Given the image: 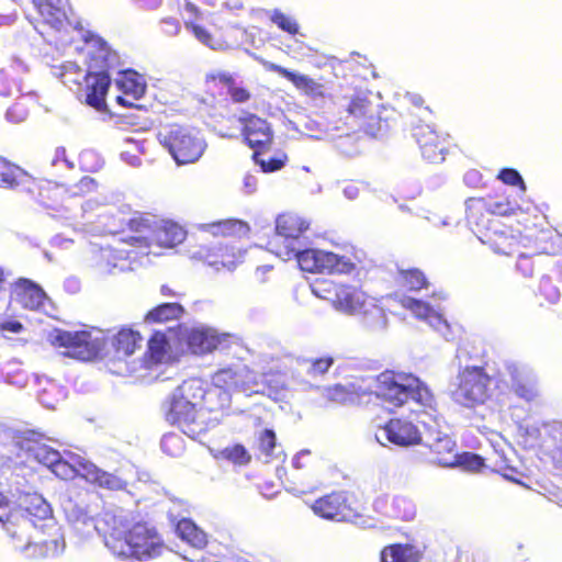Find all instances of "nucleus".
Returning a JSON list of instances; mask_svg holds the SVG:
<instances>
[{
    "instance_id": "nucleus-1",
    "label": "nucleus",
    "mask_w": 562,
    "mask_h": 562,
    "mask_svg": "<svg viewBox=\"0 0 562 562\" xmlns=\"http://www.w3.org/2000/svg\"><path fill=\"white\" fill-rule=\"evenodd\" d=\"M97 528L103 532L105 546L120 558L150 559L164 550L162 540L154 528L136 524L127 529L121 514L104 513Z\"/></svg>"
},
{
    "instance_id": "nucleus-2",
    "label": "nucleus",
    "mask_w": 562,
    "mask_h": 562,
    "mask_svg": "<svg viewBox=\"0 0 562 562\" xmlns=\"http://www.w3.org/2000/svg\"><path fill=\"white\" fill-rule=\"evenodd\" d=\"M375 394L394 406H402L408 398L426 407L434 404V396L428 387L418 378L403 373H381L378 376Z\"/></svg>"
},
{
    "instance_id": "nucleus-3",
    "label": "nucleus",
    "mask_w": 562,
    "mask_h": 562,
    "mask_svg": "<svg viewBox=\"0 0 562 562\" xmlns=\"http://www.w3.org/2000/svg\"><path fill=\"white\" fill-rule=\"evenodd\" d=\"M49 468L53 469L56 475L63 479H71L79 475L87 482L101 488L120 491L126 486L125 481L115 473L103 471L89 460L77 454H71L68 461H63L58 454V461L49 465Z\"/></svg>"
},
{
    "instance_id": "nucleus-4",
    "label": "nucleus",
    "mask_w": 562,
    "mask_h": 562,
    "mask_svg": "<svg viewBox=\"0 0 562 562\" xmlns=\"http://www.w3.org/2000/svg\"><path fill=\"white\" fill-rule=\"evenodd\" d=\"M48 341L66 349L65 355L78 360H91L102 350L104 342L100 331H66L54 329L48 334Z\"/></svg>"
},
{
    "instance_id": "nucleus-5",
    "label": "nucleus",
    "mask_w": 562,
    "mask_h": 562,
    "mask_svg": "<svg viewBox=\"0 0 562 562\" xmlns=\"http://www.w3.org/2000/svg\"><path fill=\"white\" fill-rule=\"evenodd\" d=\"M490 383L488 375L481 368H467L452 383L451 396L467 407L483 404L490 396Z\"/></svg>"
},
{
    "instance_id": "nucleus-6",
    "label": "nucleus",
    "mask_w": 562,
    "mask_h": 562,
    "mask_svg": "<svg viewBox=\"0 0 562 562\" xmlns=\"http://www.w3.org/2000/svg\"><path fill=\"white\" fill-rule=\"evenodd\" d=\"M204 93L212 102L232 101L246 103L251 98L250 89L227 71H211L204 78Z\"/></svg>"
},
{
    "instance_id": "nucleus-7",
    "label": "nucleus",
    "mask_w": 562,
    "mask_h": 562,
    "mask_svg": "<svg viewBox=\"0 0 562 562\" xmlns=\"http://www.w3.org/2000/svg\"><path fill=\"white\" fill-rule=\"evenodd\" d=\"M292 254L296 257L300 268L307 272L348 273L355 267L351 260L344 256L317 249L294 252L291 248L285 251L283 259H290Z\"/></svg>"
},
{
    "instance_id": "nucleus-8",
    "label": "nucleus",
    "mask_w": 562,
    "mask_h": 562,
    "mask_svg": "<svg viewBox=\"0 0 562 562\" xmlns=\"http://www.w3.org/2000/svg\"><path fill=\"white\" fill-rule=\"evenodd\" d=\"M81 54L87 66V72L110 74L120 65L119 54L101 36L88 34L85 38Z\"/></svg>"
},
{
    "instance_id": "nucleus-9",
    "label": "nucleus",
    "mask_w": 562,
    "mask_h": 562,
    "mask_svg": "<svg viewBox=\"0 0 562 562\" xmlns=\"http://www.w3.org/2000/svg\"><path fill=\"white\" fill-rule=\"evenodd\" d=\"M170 154L178 164H191L199 160L205 149L203 139L181 127L170 131L165 140Z\"/></svg>"
},
{
    "instance_id": "nucleus-10",
    "label": "nucleus",
    "mask_w": 562,
    "mask_h": 562,
    "mask_svg": "<svg viewBox=\"0 0 562 562\" xmlns=\"http://www.w3.org/2000/svg\"><path fill=\"white\" fill-rule=\"evenodd\" d=\"M335 308L348 315L375 314L382 315V311L370 300L364 292L351 285L335 286L333 297Z\"/></svg>"
},
{
    "instance_id": "nucleus-11",
    "label": "nucleus",
    "mask_w": 562,
    "mask_h": 562,
    "mask_svg": "<svg viewBox=\"0 0 562 562\" xmlns=\"http://www.w3.org/2000/svg\"><path fill=\"white\" fill-rule=\"evenodd\" d=\"M195 406V403L172 397L167 412V420L178 425L190 438H195L205 429L203 422H199L196 418Z\"/></svg>"
},
{
    "instance_id": "nucleus-12",
    "label": "nucleus",
    "mask_w": 562,
    "mask_h": 562,
    "mask_svg": "<svg viewBox=\"0 0 562 562\" xmlns=\"http://www.w3.org/2000/svg\"><path fill=\"white\" fill-rule=\"evenodd\" d=\"M180 330L181 338L187 340L191 351L196 355L213 351L225 344L231 337L228 334H218L215 329L203 326L191 329L183 327Z\"/></svg>"
},
{
    "instance_id": "nucleus-13",
    "label": "nucleus",
    "mask_w": 562,
    "mask_h": 562,
    "mask_svg": "<svg viewBox=\"0 0 562 562\" xmlns=\"http://www.w3.org/2000/svg\"><path fill=\"white\" fill-rule=\"evenodd\" d=\"M232 128L241 127L249 146L265 147L270 144L272 133L268 123L255 115L240 114L237 117L229 119Z\"/></svg>"
},
{
    "instance_id": "nucleus-14",
    "label": "nucleus",
    "mask_w": 562,
    "mask_h": 562,
    "mask_svg": "<svg viewBox=\"0 0 562 562\" xmlns=\"http://www.w3.org/2000/svg\"><path fill=\"white\" fill-rule=\"evenodd\" d=\"M375 437L380 442H382V439H386L401 447L417 445L422 440L418 428L413 423L404 419H391Z\"/></svg>"
},
{
    "instance_id": "nucleus-15",
    "label": "nucleus",
    "mask_w": 562,
    "mask_h": 562,
    "mask_svg": "<svg viewBox=\"0 0 562 562\" xmlns=\"http://www.w3.org/2000/svg\"><path fill=\"white\" fill-rule=\"evenodd\" d=\"M11 297L22 307L33 311L44 308L48 301L46 293L40 285L23 278L13 284Z\"/></svg>"
},
{
    "instance_id": "nucleus-16",
    "label": "nucleus",
    "mask_w": 562,
    "mask_h": 562,
    "mask_svg": "<svg viewBox=\"0 0 562 562\" xmlns=\"http://www.w3.org/2000/svg\"><path fill=\"white\" fill-rule=\"evenodd\" d=\"M266 68L273 71L281 77L289 80L297 90L311 98H324L326 95V87L324 83L316 81L315 79L302 75L292 70H289L280 65L269 63L266 64Z\"/></svg>"
},
{
    "instance_id": "nucleus-17",
    "label": "nucleus",
    "mask_w": 562,
    "mask_h": 562,
    "mask_svg": "<svg viewBox=\"0 0 562 562\" xmlns=\"http://www.w3.org/2000/svg\"><path fill=\"white\" fill-rule=\"evenodd\" d=\"M427 445L436 454L435 461L442 467H454L459 463V457L456 453V443L447 435L440 431L431 434Z\"/></svg>"
},
{
    "instance_id": "nucleus-18",
    "label": "nucleus",
    "mask_w": 562,
    "mask_h": 562,
    "mask_svg": "<svg viewBox=\"0 0 562 562\" xmlns=\"http://www.w3.org/2000/svg\"><path fill=\"white\" fill-rule=\"evenodd\" d=\"M86 79L87 105H106L105 98L111 87L110 74L87 72Z\"/></svg>"
},
{
    "instance_id": "nucleus-19",
    "label": "nucleus",
    "mask_w": 562,
    "mask_h": 562,
    "mask_svg": "<svg viewBox=\"0 0 562 562\" xmlns=\"http://www.w3.org/2000/svg\"><path fill=\"white\" fill-rule=\"evenodd\" d=\"M20 447L44 465L49 467L58 461L59 452L43 443L41 436L35 432L20 441Z\"/></svg>"
},
{
    "instance_id": "nucleus-20",
    "label": "nucleus",
    "mask_w": 562,
    "mask_h": 562,
    "mask_svg": "<svg viewBox=\"0 0 562 562\" xmlns=\"http://www.w3.org/2000/svg\"><path fill=\"white\" fill-rule=\"evenodd\" d=\"M347 506L341 494L334 493L317 499L313 505V512L326 519H345Z\"/></svg>"
},
{
    "instance_id": "nucleus-21",
    "label": "nucleus",
    "mask_w": 562,
    "mask_h": 562,
    "mask_svg": "<svg viewBox=\"0 0 562 562\" xmlns=\"http://www.w3.org/2000/svg\"><path fill=\"white\" fill-rule=\"evenodd\" d=\"M423 156L431 161L439 162L445 159V147L441 145L438 135L429 126L420 127L416 133Z\"/></svg>"
},
{
    "instance_id": "nucleus-22",
    "label": "nucleus",
    "mask_w": 562,
    "mask_h": 562,
    "mask_svg": "<svg viewBox=\"0 0 562 562\" xmlns=\"http://www.w3.org/2000/svg\"><path fill=\"white\" fill-rule=\"evenodd\" d=\"M116 86L122 93L134 100L143 98L147 89V83L144 77L133 69L121 71L116 79Z\"/></svg>"
},
{
    "instance_id": "nucleus-23",
    "label": "nucleus",
    "mask_w": 562,
    "mask_h": 562,
    "mask_svg": "<svg viewBox=\"0 0 562 562\" xmlns=\"http://www.w3.org/2000/svg\"><path fill=\"white\" fill-rule=\"evenodd\" d=\"M422 553L411 544H391L380 554L381 562H419Z\"/></svg>"
},
{
    "instance_id": "nucleus-24",
    "label": "nucleus",
    "mask_w": 562,
    "mask_h": 562,
    "mask_svg": "<svg viewBox=\"0 0 562 562\" xmlns=\"http://www.w3.org/2000/svg\"><path fill=\"white\" fill-rule=\"evenodd\" d=\"M308 228V223L296 214H283L277 218L278 237L295 239Z\"/></svg>"
},
{
    "instance_id": "nucleus-25",
    "label": "nucleus",
    "mask_w": 562,
    "mask_h": 562,
    "mask_svg": "<svg viewBox=\"0 0 562 562\" xmlns=\"http://www.w3.org/2000/svg\"><path fill=\"white\" fill-rule=\"evenodd\" d=\"M204 229L213 235L245 236L249 232L246 222L239 220H225L215 223L204 224Z\"/></svg>"
},
{
    "instance_id": "nucleus-26",
    "label": "nucleus",
    "mask_w": 562,
    "mask_h": 562,
    "mask_svg": "<svg viewBox=\"0 0 562 562\" xmlns=\"http://www.w3.org/2000/svg\"><path fill=\"white\" fill-rule=\"evenodd\" d=\"M142 337L140 335L130 328L121 329L113 337V346L117 353H122L123 356H131L135 352L137 348L140 347Z\"/></svg>"
},
{
    "instance_id": "nucleus-27",
    "label": "nucleus",
    "mask_w": 562,
    "mask_h": 562,
    "mask_svg": "<svg viewBox=\"0 0 562 562\" xmlns=\"http://www.w3.org/2000/svg\"><path fill=\"white\" fill-rule=\"evenodd\" d=\"M176 530L182 540L187 541L194 548L201 549L204 548L207 543L205 532L198 528V526L189 519L180 520Z\"/></svg>"
},
{
    "instance_id": "nucleus-28",
    "label": "nucleus",
    "mask_w": 562,
    "mask_h": 562,
    "mask_svg": "<svg viewBox=\"0 0 562 562\" xmlns=\"http://www.w3.org/2000/svg\"><path fill=\"white\" fill-rule=\"evenodd\" d=\"M186 237V232L179 225L170 222L164 223L155 231V240L165 247H173Z\"/></svg>"
},
{
    "instance_id": "nucleus-29",
    "label": "nucleus",
    "mask_w": 562,
    "mask_h": 562,
    "mask_svg": "<svg viewBox=\"0 0 562 562\" xmlns=\"http://www.w3.org/2000/svg\"><path fill=\"white\" fill-rule=\"evenodd\" d=\"M22 508L33 517L46 519L52 516L49 504L40 494H27L21 501Z\"/></svg>"
},
{
    "instance_id": "nucleus-30",
    "label": "nucleus",
    "mask_w": 562,
    "mask_h": 562,
    "mask_svg": "<svg viewBox=\"0 0 562 562\" xmlns=\"http://www.w3.org/2000/svg\"><path fill=\"white\" fill-rule=\"evenodd\" d=\"M183 314V307L178 303H164L156 308L148 312L146 315L147 322L164 323L171 319H177Z\"/></svg>"
},
{
    "instance_id": "nucleus-31",
    "label": "nucleus",
    "mask_w": 562,
    "mask_h": 562,
    "mask_svg": "<svg viewBox=\"0 0 562 562\" xmlns=\"http://www.w3.org/2000/svg\"><path fill=\"white\" fill-rule=\"evenodd\" d=\"M204 396L202 382L196 379L184 381L173 393L175 398L198 403Z\"/></svg>"
},
{
    "instance_id": "nucleus-32",
    "label": "nucleus",
    "mask_w": 562,
    "mask_h": 562,
    "mask_svg": "<svg viewBox=\"0 0 562 562\" xmlns=\"http://www.w3.org/2000/svg\"><path fill=\"white\" fill-rule=\"evenodd\" d=\"M324 396L329 401L339 404L356 403L359 400V395L353 385L342 386L337 384L335 386L327 387L324 390Z\"/></svg>"
},
{
    "instance_id": "nucleus-33",
    "label": "nucleus",
    "mask_w": 562,
    "mask_h": 562,
    "mask_svg": "<svg viewBox=\"0 0 562 562\" xmlns=\"http://www.w3.org/2000/svg\"><path fill=\"white\" fill-rule=\"evenodd\" d=\"M270 21L273 24H276L280 30L291 35H296L300 31L299 23L293 18L286 15L285 13L278 9L271 12Z\"/></svg>"
},
{
    "instance_id": "nucleus-34",
    "label": "nucleus",
    "mask_w": 562,
    "mask_h": 562,
    "mask_svg": "<svg viewBox=\"0 0 562 562\" xmlns=\"http://www.w3.org/2000/svg\"><path fill=\"white\" fill-rule=\"evenodd\" d=\"M148 350L154 362H162L168 355V345L162 334H155L148 342Z\"/></svg>"
},
{
    "instance_id": "nucleus-35",
    "label": "nucleus",
    "mask_w": 562,
    "mask_h": 562,
    "mask_svg": "<svg viewBox=\"0 0 562 562\" xmlns=\"http://www.w3.org/2000/svg\"><path fill=\"white\" fill-rule=\"evenodd\" d=\"M238 374L233 369L218 370L212 378L213 384L218 389H232L237 385Z\"/></svg>"
},
{
    "instance_id": "nucleus-36",
    "label": "nucleus",
    "mask_w": 562,
    "mask_h": 562,
    "mask_svg": "<svg viewBox=\"0 0 562 562\" xmlns=\"http://www.w3.org/2000/svg\"><path fill=\"white\" fill-rule=\"evenodd\" d=\"M402 305L412 311L417 317L426 321L432 313V310L428 304L412 297H404L402 300Z\"/></svg>"
},
{
    "instance_id": "nucleus-37",
    "label": "nucleus",
    "mask_w": 562,
    "mask_h": 562,
    "mask_svg": "<svg viewBox=\"0 0 562 562\" xmlns=\"http://www.w3.org/2000/svg\"><path fill=\"white\" fill-rule=\"evenodd\" d=\"M184 26L192 32L194 37L206 46H213L214 38L212 34L195 21H186Z\"/></svg>"
},
{
    "instance_id": "nucleus-38",
    "label": "nucleus",
    "mask_w": 562,
    "mask_h": 562,
    "mask_svg": "<svg viewBox=\"0 0 562 562\" xmlns=\"http://www.w3.org/2000/svg\"><path fill=\"white\" fill-rule=\"evenodd\" d=\"M222 453L226 459L239 464H245L250 460L249 453L240 445L226 448Z\"/></svg>"
},
{
    "instance_id": "nucleus-39",
    "label": "nucleus",
    "mask_w": 562,
    "mask_h": 562,
    "mask_svg": "<svg viewBox=\"0 0 562 562\" xmlns=\"http://www.w3.org/2000/svg\"><path fill=\"white\" fill-rule=\"evenodd\" d=\"M402 276L411 290H419L426 284L425 277L419 270L402 271Z\"/></svg>"
},
{
    "instance_id": "nucleus-40",
    "label": "nucleus",
    "mask_w": 562,
    "mask_h": 562,
    "mask_svg": "<svg viewBox=\"0 0 562 562\" xmlns=\"http://www.w3.org/2000/svg\"><path fill=\"white\" fill-rule=\"evenodd\" d=\"M254 159L259 165L263 172H272L280 170L284 166V158H259L258 154L254 155Z\"/></svg>"
},
{
    "instance_id": "nucleus-41",
    "label": "nucleus",
    "mask_w": 562,
    "mask_h": 562,
    "mask_svg": "<svg viewBox=\"0 0 562 562\" xmlns=\"http://www.w3.org/2000/svg\"><path fill=\"white\" fill-rule=\"evenodd\" d=\"M260 450L267 456H272V451L276 447V435L272 430H265L259 437Z\"/></svg>"
},
{
    "instance_id": "nucleus-42",
    "label": "nucleus",
    "mask_w": 562,
    "mask_h": 562,
    "mask_svg": "<svg viewBox=\"0 0 562 562\" xmlns=\"http://www.w3.org/2000/svg\"><path fill=\"white\" fill-rule=\"evenodd\" d=\"M498 178L506 184L509 186H519L522 191H526V186L524 183L520 175L514 169H504L501 171Z\"/></svg>"
},
{
    "instance_id": "nucleus-43",
    "label": "nucleus",
    "mask_w": 562,
    "mask_h": 562,
    "mask_svg": "<svg viewBox=\"0 0 562 562\" xmlns=\"http://www.w3.org/2000/svg\"><path fill=\"white\" fill-rule=\"evenodd\" d=\"M331 364H333L331 358L316 359L311 363L307 372L312 375H322L329 370Z\"/></svg>"
},
{
    "instance_id": "nucleus-44",
    "label": "nucleus",
    "mask_w": 562,
    "mask_h": 562,
    "mask_svg": "<svg viewBox=\"0 0 562 562\" xmlns=\"http://www.w3.org/2000/svg\"><path fill=\"white\" fill-rule=\"evenodd\" d=\"M488 211L496 215L506 216L514 213V206L507 200L496 201L488 204Z\"/></svg>"
},
{
    "instance_id": "nucleus-45",
    "label": "nucleus",
    "mask_w": 562,
    "mask_h": 562,
    "mask_svg": "<svg viewBox=\"0 0 562 562\" xmlns=\"http://www.w3.org/2000/svg\"><path fill=\"white\" fill-rule=\"evenodd\" d=\"M429 325L436 330L441 333L445 337L449 334V324L442 316L432 311L431 315L427 318Z\"/></svg>"
},
{
    "instance_id": "nucleus-46",
    "label": "nucleus",
    "mask_w": 562,
    "mask_h": 562,
    "mask_svg": "<svg viewBox=\"0 0 562 562\" xmlns=\"http://www.w3.org/2000/svg\"><path fill=\"white\" fill-rule=\"evenodd\" d=\"M102 114L109 115L110 119H114L116 124H126L133 125L135 124L134 117L127 115L125 113H114L110 110V108H97Z\"/></svg>"
},
{
    "instance_id": "nucleus-47",
    "label": "nucleus",
    "mask_w": 562,
    "mask_h": 562,
    "mask_svg": "<svg viewBox=\"0 0 562 562\" xmlns=\"http://www.w3.org/2000/svg\"><path fill=\"white\" fill-rule=\"evenodd\" d=\"M461 464L470 471H477L483 467V460L475 454H465L462 457Z\"/></svg>"
},
{
    "instance_id": "nucleus-48",
    "label": "nucleus",
    "mask_w": 562,
    "mask_h": 562,
    "mask_svg": "<svg viewBox=\"0 0 562 562\" xmlns=\"http://www.w3.org/2000/svg\"><path fill=\"white\" fill-rule=\"evenodd\" d=\"M5 116L9 121L19 123L25 120L27 112L24 108H10L7 111Z\"/></svg>"
},
{
    "instance_id": "nucleus-49",
    "label": "nucleus",
    "mask_w": 562,
    "mask_h": 562,
    "mask_svg": "<svg viewBox=\"0 0 562 562\" xmlns=\"http://www.w3.org/2000/svg\"><path fill=\"white\" fill-rule=\"evenodd\" d=\"M14 516L8 508L7 498L0 493V521L11 522Z\"/></svg>"
},
{
    "instance_id": "nucleus-50",
    "label": "nucleus",
    "mask_w": 562,
    "mask_h": 562,
    "mask_svg": "<svg viewBox=\"0 0 562 562\" xmlns=\"http://www.w3.org/2000/svg\"><path fill=\"white\" fill-rule=\"evenodd\" d=\"M243 189L246 194H251L257 190V179L252 175H246L243 179Z\"/></svg>"
},
{
    "instance_id": "nucleus-51",
    "label": "nucleus",
    "mask_w": 562,
    "mask_h": 562,
    "mask_svg": "<svg viewBox=\"0 0 562 562\" xmlns=\"http://www.w3.org/2000/svg\"><path fill=\"white\" fill-rule=\"evenodd\" d=\"M371 92H362L359 91L357 95L352 99L351 105L358 106V105H370L372 103Z\"/></svg>"
},
{
    "instance_id": "nucleus-52",
    "label": "nucleus",
    "mask_w": 562,
    "mask_h": 562,
    "mask_svg": "<svg viewBox=\"0 0 562 562\" xmlns=\"http://www.w3.org/2000/svg\"><path fill=\"white\" fill-rule=\"evenodd\" d=\"M515 392L520 397H524V398H526L528 401L532 400L536 396V394H537L533 387L521 385L519 383L515 386Z\"/></svg>"
},
{
    "instance_id": "nucleus-53",
    "label": "nucleus",
    "mask_w": 562,
    "mask_h": 562,
    "mask_svg": "<svg viewBox=\"0 0 562 562\" xmlns=\"http://www.w3.org/2000/svg\"><path fill=\"white\" fill-rule=\"evenodd\" d=\"M0 181L7 187H13L16 184L14 170L8 167L5 171L0 173Z\"/></svg>"
},
{
    "instance_id": "nucleus-54",
    "label": "nucleus",
    "mask_w": 562,
    "mask_h": 562,
    "mask_svg": "<svg viewBox=\"0 0 562 562\" xmlns=\"http://www.w3.org/2000/svg\"><path fill=\"white\" fill-rule=\"evenodd\" d=\"M32 3L42 15L50 13L54 8L50 0H32Z\"/></svg>"
},
{
    "instance_id": "nucleus-55",
    "label": "nucleus",
    "mask_w": 562,
    "mask_h": 562,
    "mask_svg": "<svg viewBox=\"0 0 562 562\" xmlns=\"http://www.w3.org/2000/svg\"><path fill=\"white\" fill-rule=\"evenodd\" d=\"M179 443V438L175 435H167L161 440V446L165 450H167L170 454H175L173 451H170V448L177 446Z\"/></svg>"
},
{
    "instance_id": "nucleus-56",
    "label": "nucleus",
    "mask_w": 562,
    "mask_h": 562,
    "mask_svg": "<svg viewBox=\"0 0 562 562\" xmlns=\"http://www.w3.org/2000/svg\"><path fill=\"white\" fill-rule=\"evenodd\" d=\"M1 329L2 330H9V331H12V333H20L21 329H22V324L20 322H16V321H12V322H5L1 325Z\"/></svg>"
},
{
    "instance_id": "nucleus-57",
    "label": "nucleus",
    "mask_w": 562,
    "mask_h": 562,
    "mask_svg": "<svg viewBox=\"0 0 562 562\" xmlns=\"http://www.w3.org/2000/svg\"><path fill=\"white\" fill-rule=\"evenodd\" d=\"M44 546L46 547V552L44 554H47L48 552H52L53 554L59 552L57 539L50 540L49 542L46 541V542H44ZM63 549H64V544L61 546L60 551Z\"/></svg>"
},
{
    "instance_id": "nucleus-58",
    "label": "nucleus",
    "mask_w": 562,
    "mask_h": 562,
    "mask_svg": "<svg viewBox=\"0 0 562 562\" xmlns=\"http://www.w3.org/2000/svg\"><path fill=\"white\" fill-rule=\"evenodd\" d=\"M79 187L81 190L91 191L95 188L93 179L85 177L80 180Z\"/></svg>"
},
{
    "instance_id": "nucleus-59",
    "label": "nucleus",
    "mask_w": 562,
    "mask_h": 562,
    "mask_svg": "<svg viewBox=\"0 0 562 562\" xmlns=\"http://www.w3.org/2000/svg\"><path fill=\"white\" fill-rule=\"evenodd\" d=\"M344 193H345V195L348 199L352 200V199H356L358 196L359 190H358V188L355 184H348L344 189Z\"/></svg>"
},
{
    "instance_id": "nucleus-60",
    "label": "nucleus",
    "mask_w": 562,
    "mask_h": 562,
    "mask_svg": "<svg viewBox=\"0 0 562 562\" xmlns=\"http://www.w3.org/2000/svg\"><path fill=\"white\" fill-rule=\"evenodd\" d=\"M162 22L170 25L175 30L176 33L180 30V25H179L178 21H176L175 19H171V18L164 19Z\"/></svg>"
},
{
    "instance_id": "nucleus-61",
    "label": "nucleus",
    "mask_w": 562,
    "mask_h": 562,
    "mask_svg": "<svg viewBox=\"0 0 562 562\" xmlns=\"http://www.w3.org/2000/svg\"><path fill=\"white\" fill-rule=\"evenodd\" d=\"M379 128H380V126L376 127L375 123H367L366 124V131H367V133H369L371 135H374L375 131H378Z\"/></svg>"
},
{
    "instance_id": "nucleus-62",
    "label": "nucleus",
    "mask_w": 562,
    "mask_h": 562,
    "mask_svg": "<svg viewBox=\"0 0 562 562\" xmlns=\"http://www.w3.org/2000/svg\"><path fill=\"white\" fill-rule=\"evenodd\" d=\"M160 292H161V294L167 295V296H173L175 295V293L172 292V290L168 285H162L160 288Z\"/></svg>"
},
{
    "instance_id": "nucleus-63",
    "label": "nucleus",
    "mask_w": 562,
    "mask_h": 562,
    "mask_svg": "<svg viewBox=\"0 0 562 562\" xmlns=\"http://www.w3.org/2000/svg\"><path fill=\"white\" fill-rule=\"evenodd\" d=\"M364 108L358 106V108H349V112L353 115H364L363 112Z\"/></svg>"
},
{
    "instance_id": "nucleus-64",
    "label": "nucleus",
    "mask_w": 562,
    "mask_h": 562,
    "mask_svg": "<svg viewBox=\"0 0 562 562\" xmlns=\"http://www.w3.org/2000/svg\"><path fill=\"white\" fill-rule=\"evenodd\" d=\"M408 101L413 103V105H418L423 102V99L418 95H409Z\"/></svg>"
}]
</instances>
